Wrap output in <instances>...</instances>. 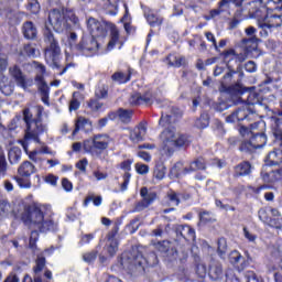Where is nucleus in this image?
Returning a JSON list of instances; mask_svg holds the SVG:
<instances>
[{
	"mask_svg": "<svg viewBox=\"0 0 282 282\" xmlns=\"http://www.w3.org/2000/svg\"><path fill=\"white\" fill-rule=\"evenodd\" d=\"M87 29L90 36H97L98 39H105L110 30L109 42L107 44V52L116 50L119 45V50H122L124 42L120 41V30L115 23L100 22L96 18H89L87 20Z\"/></svg>",
	"mask_w": 282,
	"mask_h": 282,
	"instance_id": "obj_1",
	"label": "nucleus"
},
{
	"mask_svg": "<svg viewBox=\"0 0 282 282\" xmlns=\"http://www.w3.org/2000/svg\"><path fill=\"white\" fill-rule=\"evenodd\" d=\"M20 221L25 226L29 224H35L39 227L40 232H56L58 230V223H55L52 219L45 220V214L43 209L36 205H26L24 206L23 213L20 215Z\"/></svg>",
	"mask_w": 282,
	"mask_h": 282,
	"instance_id": "obj_2",
	"label": "nucleus"
},
{
	"mask_svg": "<svg viewBox=\"0 0 282 282\" xmlns=\"http://www.w3.org/2000/svg\"><path fill=\"white\" fill-rule=\"evenodd\" d=\"M36 115L32 113L30 108L23 109V121L25 123V140H34V142H40L39 135H43V132L46 131V126L43 123V111L45 108L41 105L35 106Z\"/></svg>",
	"mask_w": 282,
	"mask_h": 282,
	"instance_id": "obj_3",
	"label": "nucleus"
},
{
	"mask_svg": "<svg viewBox=\"0 0 282 282\" xmlns=\"http://www.w3.org/2000/svg\"><path fill=\"white\" fill-rule=\"evenodd\" d=\"M47 21L53 28L54 32L57 34H63V32H69L73 25H78V17L74 9H52L48 12Z\"/></svg>",
	"mask_w": 282,
	"mask_h": 282,
	"instance_id": "obj_4",
	"label": "nucleus"
},
{
	"mask_svg": "<svg viewBox=\"0 0 282 282\" xmlns=\"http://www.w3.org/2000/svg\"><path fill=\"white\" fill-rule=\"evenodd\" d=\"M144 263L150 268L158 265V263H160L158 254H155V252H150L148 257L144 258L140 252H137L135 254L131 252H123L117 258V265L121 270H124L126 268H139L144 271Z\"/></svg>",
	"mask_w": 282,
	"mask_h": 282,
	"instance_id": "obj_5",
	"label": "nucleus"
},
{
	"mask_svg": "<svg viewBox=\"0 0 282 282\" xmlns=\"http://www.w3.org/2000/svg\"><path fill=\"white\" fill-rule=\"evenodd\" d=\"M44 43L46 47L44 48L45 62L55 69H61V44H58V39L54 36V31L50 26L45 25L43 30Z\"/></svg>",
	"mask_w": 282,
	"mask_h": 282,
	"instance_id": "obj_6",
	"label": "nucleus"
},
{
	"mask_svg": "<svg viewBox=\"0 0 282 282\" xmlns=\"http://www.w3.org/2000/svg\"><path fill=\"white\" fill-rule=\"evenodd\" d=\"M282 25V0L274 2L273 8H268L262 21L259 22V28H268V30H274Z\"/></svg>",
	"mask_w": 282,
	"mask_h": 282,
	"instance_id": "obj_7",
	"label": "nucleus"
},
{
	"mask_svg": "<svg viewBox=\"0 0 282 282\" xmlns=\"http://www.w3.org/2000/svg\"><path fill=\"white\" fill-rule=\"evenodd\" d=\"M32 65L34 66L40 74L35 75L34 80L37 85V91L41 94V100L44 105L50 107V86L45 82V74H47V68L40 62L33 61Z\"/></svg>",
	"mask_w": 282,
	"mask_h": 282,
	"instance_id": "obj_8",
	"label": "nucleus"
},
{
	"mask_svg": "<svg viewBox=\"0 0 282 282\" xmlns=\"http://www.w3.org/2000/svg\"><path fill=\"white\" fill-rule=\"evenodd\" d=\"M113 142V139L107 133L95 134L91 138V145H88L87 142L84 144L85 151L91 155L100 158L109 149V144Z\"/></svg>",
	"mask_w": 282,
	"mask_h": 282,
	"instance_id": "obj_9",
	"label": "nucleus"
},
{
	"mask_svg": "<svg viewBox=\"0 0 282 282\" xmlns=\"http://www.w3.org/2000/svg\"><path fill=\"white\" fill-rule=\"evenodd\" d=\"M36 173V166L30 161H24L18 167V175L12 176L20 188H32L30 177Z\"/></svg>",
	"mask_w": 282,
	"mask_h": 282,
	"instance_id": "obj_10",
	"label": "nucleus"
},
{
	"mask_svg": "<svg viewBox=\"0 0 282 282\" xmlns=\"http://www.w3.org/2000/svg\"><path fill=\"white\" fill-rule=\"evenodd\" d=\"M75 52L82 56L91 57L100 50V43L94 35H83L80 41L74 45Z\"/></svg>",
	"mask_w": 282,
	"mask_h": 282,
	"instance_id": "obj_11",
	"label": "nucleus"
},
{
	"mask_svg": "<svg viewBox=\"0 0 282 282\" xmlns=\"http://www.w3.org/2000/svg\"><path fill=\"white\" fill-rule=\"evenodd\" d=\"M254 134H249L243 141L239 144V151L241 153H254L257 149H263L268 143V135L259 134V132H253Z\"/></svg>",
	"mask_w": 282,
	"mask_h": 282,
	"instance_id": "obj_12",
	"label": "nucleus"
},
{
	"mask_svg": "<svg viewBox=\"0 0 282 282\" xmlns=\"http://www.w3.org/2000/svg\"><path fill=\"white\" fill-rule=\"evenodd\" d=\"M258 217L260 221H262V224L270 226V228H275L276 230H281L282 216L279 209L262 207L258 210Z\"/></svg>",
	"mask_w": 282,
	"mask_h": 282,
	"instance_id": "obj_13",
	"label": "nucleus"
},
{
	"mask_svg": "<svg viewBox=\"0 0 282 282\" xmlns=\"http://www.w3.org/2000/svg\"><path fill=\"white\" fill-rule=\"evenodd\" d=\"M9 76L14 80L18 87L22 89H28V87H32L34 85V80L32 78H28L21 66L14 64L9 67Z\"/></svg>",
	"mask_w": 282,
	"mask_h": 282,
	"instance_id": "obj_14",
	"label": "nucleus"
},
{
	"mask_svg": "<svg viewBox=\"0 0 282 282\" xmlns=\"http://www.w3.org/2000/svg\"><path fill=\"white\" fill-rule=\"evenodd\" d=\"M47 264V260L44 256H37L35 259V265L33 267V278L30 274H25L22 282H43V278H41V272L45 270V265Z\"/></svg>",
	"mask_w": 282,
	"mask_h": 282,
	"instance_id": "obj_15",
	"label": "nucleus"
},
{
	"mask_svg": "<svg viewBox=\"0 0 282 282\" xmlns=\"http://www.w3.org/2000/svg\"><path fill=\"white\" fill-rule=\"evenodd\" d=\"M140 196L142 197V199L138 202L134 206L137 213H140L145 208H149V206H151V204H153V202L158 199V194L155 192L149 193V188L147 187H141Z\"/></svg>",
	"mask_w": 282,
	"mask_h": 282,
	"instance_id": "obj_16",
	"label": "nucleus"
},
{
	"mask_svg": "<svg viewBox=\"0 0 282 282\" xmlns=\"http://www.w3.org/2000/svg\"><path fill=\"white\" fill-rule=\"evenodd\" d=\"M153 102H155V96L151 91H145L143 95L141 93H134L130 97V105L133 107H140L141 105L151 107Z\"/></svg>",
	"mask_w": 282,
	"mask_h": 282,
	"instance_id": "obj_17",
	"label": "nucleus"
},
{
	"mask_svg": "<svg viewBox=\"0 0 282 282\" xmlns=\"http://www.w3.org/2000/svg\"><path fill=\"white\" fill-rule=\"evenodd\" d=\"M161 138L163 140L162 149L167 155H173L175 149H173V142L175 141V129L167 128L162 131Z\"/></svg>",
	"mask_w": 282,
	"mask_h": 282,
	"instance_id": "obj_18",
	"label": "nucleus"
},
{
	"mask_svg": "<svg viewBox=\"0 0 282 282\" xmlns=\"http://www.w3.org/2000/svg\"><path fill=\"white\" fill-rule=\"evenodd\" d=\"M208 163L204 156H198L189 163V167H184L182 171H177L176 175H188V173H195L196 171H206Z\"/></svg>",
	"mask_w": 282,
	"mask_h": 282,
	"instance_id": "obj_19",
	"label": "nucleus"
},
{
	"mask_svg": "<svg viewBox=\"0 0 282 282\" xmlns=\"http://www.w3.org/2000/svg\"><path fill=\"white\" fill-rule=\"evenodd\" d=\"M229 263L234 265L238 272H243L250 265V260L241 256V252L234 250L229 253Z\"/></svg>",
	"mask_w": 282,
	"mask_h": 282,
	"instance_id": "obj_20",
	"label": "nucleus"
},
{
	"mask_svg": "<svg viewBox=\"0 0 282 282\" xmlns=\"http://www.w3.org/2000/svg\"><path fill=\"white\" fill-rule=\"evenodd\" d=\"M254 132L258 133V135H265V121H257L251 123L249 128L246 126H240L239 128V133L242 138H246V135H254Z\"/></svg>",
	"mask_w": 282,
	"mask_h": 282,
	"instance_id": "obj_21",
	"label": "nucleus"
},
{
	"mask_svg": "<svg viewBox=\"0 0 282 282\" xmlns=\"http://www.w3.org/2000/svg\"><path fill=\"white\" fill-rule=\"evenodd\" d=\"M131 164H133V160L128 159L120 163L121 171H124L122 174L123 182L120 185V191L124 193V191H128L129 184L131 182Z\"/></svg>",
	"mask_w": 282,
	"mask_h": 282,
	"instance_id": "obj_22",
	"label": "nucleus"
},
{
	"mask_svg": "<svg viewBox=\"0 0 282 282\" xmlns=\"http://www.w3.org/2000/svg\"><path fill=\"white\" fill-rule=\"evenodd\" d=\"M175 232L180 241H195V229L189 225H176Z\"/></svg>",
	"mask_w": 282,
	"mask_h": 282,
	"instance_id": "obj_23",
	"label": "nucleus"
},
{
	"mask_svg": "<svg viewBox=\"0 0 282 282\" xmlns=\"http://www.w3.org/2000/svg\"><path fill=\"white\" fill-rule=\"evenodd\" d=\"M250 88L243 87L241 85V79H238L235 84H231L230 86H223L219 87L220 94H227L228 96H243L246 91H248Z\"/></svg>",
	"mask_w": 282,
	"mask_h": 282,
	"instance_id": "obj_24",
	"label": "nucleus"
},
{
	"mask_svg": "<svg viewBox=\"0 0 282 282\" xmlns=\"http://www.w3.org/2000/svg\"><path fill=\"white\" fill-rule=\"evenodd\" d=\"M252 174V163L250 161H241L236 166H234V177L237 180L239 177H248Z\"/></svg>",
	"mask_w": 282,
	"mask_h": 282,
	"instance_id": "obj_25",
	"label": "nucleus"
},
{
	"mask_svg": "<svg viewBox=\"0 0 282 282\" xmlns=\"http://www.w3.org/2000/svg\"><path fill=\"white\" fill-rule=\"evenodd\" d=\"M207 274L212 281H218L224 276V267L219 261L212 260L208 265Z\"/></svg>",
	"mask_w": 282,
	"mask_h": 282,
	"instance_id": "obj_26",
	"label": "nucleus"
},
{
	"mask_svg": "<svg viewBox=\"0 0 282 282\" xmlns=\"http://www.w3.org/2000/svg\"><path fill=\"white\" fill-rule=\"evenodd\" d=\"M227 122H243L250 120V110L248 108H238L231 115L226 117Z\"/></svg>",
	"mask_w": 282,
	"mask_h": 282,
	"instance_id": "obj_27",
	"label": "nucleus"
},
{
	"mask_svg": "<svg viewBox=\"0 0 282 282\" xmlns=\"http://www.w3.org/2000/svg\"><path fill=\"white\" fill-rule=\"evenodd\" d=\"M22 34L28 41H35L39 37V30L32 21H26L22 25Z\"/></svg>",
	"mask_w": 282,
	"mask_h": 282,
	"instance_id": "obj_28",
	"label": "nucleus"
},
{
	"mask_svg": "<svg viewBox=\"0 0 282 282\" xmlns=\"http://www.w3.org/2000/svg\"><path fill=\"white\" fill-rule=\"evenodd\" d=\"M193 143V139L188 133H178L176 139L173 141L172 148L175 150L177 149H188Z\"/></svg>",
	"mask_w": 282,
	"mask_h": 282,
	"instance_id": "obj_29",
	"label": "nucleus"
},
{
	"mask_svg": "<svg viewBox=\"0 0 282 282\" xmlns=\"http://www.w3.org/2000/svg\"><path fill=\"white\" fill-rule=\"evenodd\" d=\"M240 45L246 54H252V52L259 50V39L257 36L242 39Z\"/></svg>",
	"mask_w": 282,
	"mask_h": 282,
	"instance_id": "obj_30",
	"label": "nucleus"
},
{
	"mask_svg": "<svg viewBox=\"0 0 282 282\" xmlns=\"http://www.w3.org/2000/svg\"><path fill=\"white\" fill-rule=\"evenodd\" d=\"M145 135H147V123L141 122L130 133V140L132 142H142Z\"/></svg>",
	"mask_w": 282,
	"mask_h": 282,
	"instance_id": "obj_31",
	"label": "nucleus"
},
{
	"mask_svg": "<svg viewBox=\"0 0 282 282\" xmlns=\"http://www.w3.org/2000/svg\"><path fill=\"white\" fill-rule=\"evenodd\" d=\"M147 22L149 23L150 28H160L164 23V18L160 17L158 13L149 10L145 13Z\"/></svg>",
	"mask_w": 282,
	"mask_h": 282,
	"instance_id": "obj_32",
	"label": "nucleus"
},
{
	"mask_svg": "<svg viewBox=\"0 0 282 282\" xmlns=\"http://www.w3.org/2000/svg\"><path fill=\"white\" fill-rule=\"evenodd\" d=\"M264 162L265 166H279L282 163L281 150L269 152Z\"/></svg>",
	"mask_w": 282,
	"mask_h": 282,
	"instance_id": "obj_33",
	"label": "nucleus"
},
{
	"mask_svg": "<svg viewBox=\"0 0 282 282\" xmlns=\"http://www.w3.org/2000/svg\"><path fill=\"white\" fill-rule=\"evenodd\" d=\"M164 63H167L169 67H182L184 63H186V58L184 56L177 57L175 54L170 53L164 59Z\"/></svg>",
	"mask_w": 282,
	"mask_h": 282,
	"instance_id": "obj_34",
	"label": "nucleus"
},
{
	"mask_svg": "<svg viewBox=\"0 0 282 282\" xmlns=\"http://www.w3.org/2000/svg\"><path fill=\"white\" fill-rule=\"evenodd\" d=\"M95 97L98 100H105L109 98V85L99 82L95 88Z\"/></svg>",
	"mask_w": 282,
	"mask_h": 282,
	"instance_id": "obj_35",
	"label": "nucleus"
},
{
	"mask_svg": "<svg viewBox=\"0 0 282 282\" xmlns=\"http://www.w3.org/2000/svg\"><path fill=\"white\" fill-rule=\"evenodd\" d=\"M131 69L128 70V74L116 72L111 75V80H113V83H118V85H127V83L131 80Z\"/></svg>",
	"mask_w": 282,
	"mask_h": 282,
	"instance_id": "obj_36",
	"label": "nucleus"
},
{
	"mask_svg": "<svg viewBox=\"0 0 282 282\" xmlns=\"http://www.w3.org/2000/svg\"><path fill=\"white\" fill-rule=\"evenodd\" d=\"M23 53L29 58H36L41 54V51L39 50V44L28 43L23 45Z\"/></svg>",
	"mask_w": 282,
	"mask_h": 282,
	"instance_id": "obj_37",
	"label": "nucleus"
},
{
	"mask_svg": "<svg viewBox=\"0 0 282 282\" xmlns=\"http://www.w3.org/2000/svg\"><path fill=\"white\" fill-rule=\"evenodd\" d=\"M23 17H25V12L21 11L11 10L7 13V19L11 25H19L23 21Z\"/></svg>",
	"mask_w": 282,
	"mask_h": 282,
	"instance_id": "obj_38",
	"label": "nucleus"
},
{
	"mask_svg": "<svg viewBox=\"0 0 282 282\" xmlns=\"http://www.w3.org/2000/svg\"><path fill=\"white\" fill-rule=\"evenodd\" d=\"M273 120H274L273 135L275 140L281 141V147H282V113H279L278 117L273 118Z\"/></svg>",
	"mask_w": 282,
	"mask_h": 282,
	"instance_id": "obj_39",
	"label": "nucleus"
},
{
	"mask_svg": "<svg viewBox=\"0 0 282 282\" xmlns=\"http://www.w3.org/2000/svg\"><path fill=\"white\" fill-rule=\"evenodd\" d=\"M86 127H91V121L85 117H78L75 122V129L73 130V135H76L78 131H85Z\"/></svg>",
	"mask_w": 282,
	"mask_h": 282,
	"instance_id": "obj_40",
	"label": "nucleus"
},
{
	"mask_svg": "<svg viewBox=\"0 0 282 282\" xmlns=\"http://www.w3.org/2000/svg\"><path fill=\"white\" fill-rule=\"evenodd\" d=\"M119 120L122 124H129L133 120V110L119 108Z\"/></svg>",
	"mask_w": 282,
	"mask_h": 282,
	"instance_id": "obj_41",
	"label": "nucleus"
},
{
	"mask_svg": "<svg viewBox=\"0 0 282 282\" xmlns=\"http://www.w3.org/2000/svg\"><path fill=\"white\" fill-rule=\"evenodd\" d=\"M210 124V116L206 112L202 113L195 121L196 129H206Z\"/></svg>",
	"mask_w": 282,
	"mask_h": 282,
	"instance_id": "obj_42",
	"label": "nucleus"
},
{
	"mask_svg": "<svg viewBox=\"0 0 282 282\" xmlns=\"http://www.w3.org/2000/svg\"><path fill=\"white\" fill-rule=\"evenodd\" d=\"M200 224H215L217 218L213 215L212 212L203 210L198 214Z\"/></svg>",
	"mask_w": 282,
	"mask_h": 282,
	"instance_id": "obj_43",
	"label": "nucleus"
},
{
	"mask_svg": "<svg viewBox=\"0 0 282 282\" xmlns=\"http://www.w3.org/2000/svg\"><path fill=\"white\" fill-rule=\"evenodd\" d=\"M102 102L98 98H91L87 101V108L89 109L90 113H98L99 110L102 109Z\"/></svg>",
	"mask_w": 282,
	"mask_h": 282,
	"instance_id": "obj_44",
	"label": "nucleus"
},
{
	"mask_svg": "<svg viewBox=\"0 0 282 282\" xmlns=\"http://www.w3.org/2000/svg\"><path fill=\"white\" fill-rule=\"evenodd\" d=\"M21 149L19 148H12L9 153H8V158H9V162L10 164H17L21 161Z\"/></svg>",
	"mask_w": 282,
	"mask_h": 282,
	"instance_id": "obj_45",
	"label": "nucleus"
},
{
	"mask_svg": "<svg viewBox=\"0 0 282 282\" xmlns=\"http://www.w3.org/2000/svg\"><path fill=\"white\" fill-rule=\"evenodd\" d=\"M229 9V1L228 0H220L218 2V9H214L210 11L212 17H219L221 12H226Z\"/></svg>",
	"mask_w": 282,
	"mask_h": 282,
	"instance_id": "obj_46",
	"label": "nucleus"
},
{
	"mask_svg": "<svg viewBox=\"0 0 282 282\" xmlns=\"http://www.w3.org/2000/svg\"><path fill=\"white\" fill-rule=\"evenodd\" d=\"M217 252L219 257H224L226 252H228V240L226 238L221 237L217 241Z\"/></svg>",
	"mask_w": 282,
	"mask_h": 282,
	"instance_id": "obj_47",
	"label": "nucleus"
},
{
	"mask_svg": "<svg viewBox=\"0 0 282 282\" xmlns=\"http://www.w3.org/2000/svg\"><path fill=\"white\" fill-rule=\"evenodd\" d=\"M26 10L31 14H39L41 12V3H39V0H28Z\"/></svg>",
	"mask_w": 282,
	"mask_h": 282,
	"instance_id": "obj_48",
	"label": "nucleus"
},
{
	"mask_svg": "<svg viewBox=\"0 0 282 282\" xmlns=\"http://www.w3.org/2000/svg\"><path fill=\"white\" fill-rule=\"evenodd\" d=\"M220 58H223L224 63L230 65V61H235V48H228L219 54Z\"/></svg>",
	"mask_w": 282,
	"mask_h": 282,
	"instance_id": "obj_49",
	"label": "nucleus"
},
{
	"mask_svg": "<svg viewBox=\"0 0 282 282\" xmlns=\"http://www.w3.org/2000/svg\"><path fill=\"white\" fill-rule=\"evenodd\" d=\"M235 74H237V72L232 69L225 74L219 87H230V85H232V78H235Z\"/></svg>",
	"mask_w": 282,
	"mask_h": 282,
	"instance_id": "obj_50",
	"label": "nucleus"
},
{
	"mask_svg": "<svg viewBox=\"0 0 282 282\" xmlns=\"http://www.w3.org/2000/svg\"><path fill=\"white\" fill-rule=\"evenodd\" d=\"M6 173H8V161L3 151H0V177H6Z\"/></svg>",
	"mask_w": 282,
	"mask_h": 282,
	"instance_id": "obj_51",
	"label": "nucleus"
},
{
	"mask_svg": "<svg viewBox=\"0 0 282 282\" xmlns=\"http://www.w3.org/2000/svg\"><path fill=\"white\" fill-rule=\"evenodd\" d=\"M195 272L198 279H206V274H208V269L206 268L205 263H197Z\"/></svg>",
	"mask_w": 282,
	"mask_h": 282,
	"instance_id": "obj_52",
	"label": "nucleus"
},
{
	"mask_svg": "<svg viewBox=\"0 0 282 282\" xmlns=\"http://www.w3.org/2000/svg\"><path fill=\"white\" fill-rule=\"evenodd\" d=\"M83 259H84L85 263H94V261H96V259H98V251L93 250V251L86 252L83 254Z\"/></svg>",
	"mask_w": 282,
	"mask_h": 282,
	"instance_id": "obj_53",
	"label": "nucleus"
},
{
	"mask_svg": "<svg viewBox=\"0 0 282 282\" xmlns=\"http://www.w3.org/2000/svg\"><path fill=\"white\" fill-rule=\"evenodd\" d=\"M37 241H39V231L37 230H32L30 239H29V248L31 250H36V242Z\"/></svg>",
	"mask_w": 282,
	"mask_h": 282,
	"instance_id": "obj_54",
	"label": "nucleus"
},
{
	"mask_svg": "<svg viewBox=\"0 0 282 282\" xmlns=\"http://www.w3.org/2000/svg\"><path fill=\"white\" fill-rule=\"evenodd\" d=\"M153 246L159 252H169V241L167 240H161L153 242Z\"/></svg>",
	"mask_w": 282,
	"mask_h": 282,
	"instance_id": "obj_55",
	"label": "nucleus"
},
{
	"mask_svg": "<svg viewBox=\"0 0 282 282\" xmlns=\"http://www.w3.org/2000/svg\"><path fill=\"white\" fill-rule=\"evenodd\" d=\"M167 199L169 202H172V204H175V206H180V194H177L175 191L170 189L167 193Z\"/></svg>",
	"mask_w": 282,
	"mask_h": 282,
	"instance_id": "obj_56",
	"label": "nucleus"
},
{
	"mask_svg": "<svg viewBox=\"0 0 282 282\" xmlns=\"http://www.w3.org/2000/svg\"><path fill=\"white\" fill-rule=\"evenodd\" d=\"M215 111H226L230 106L224 100H219L213 104Z\"/></svg>",
	"mask_w": 282,
	"mask_h": 282,
	"instance_id": "obj_57",
	"label": "nucleus"
},
{
	"mask_svg": "<svg viewBox=\"0 0 282 282\" xmlns=\"http://www.w3.org/2000/svg\"><path fill=\"white\" fill-rule=\"evenodd\" d=\"M9 65L10 62L8 61V57H0V76H3V74L8 72Z\"/></svg>",
	"mask_w": 282,
	"mask_h": 282,
	"instance_id": "obj_58",
	"label": "nucleus"
},
{
	"mask_svg": "<svg viewBox=\"0 0 282 282\" xmlns=\"http://www.w3.org/2000/svg\"><path fill=\"white\" fill-rule=\"evenodd\" d=\"M9 206L7 200L0 199V217H8Z\"/></svg>",
	"mask_w": 282,
	"mask_h": 282,
	"instance_id": "obj_59",
	"label": "nucleus"
},
{
	"mask_svg": "<svg viewBox=\"0 0 282 282\" xmlns=\"http://www.w3.org/2000/svg\"><path fill=\"white\" fill-rule=\"evenodd\" d=\"M87 164H89V161L87 159H82L76 163L75 166L82 173H87Z\"/></svg>",
	"mask_w": 282,
	"mask_h": 282,
	"instance_id": "obj_60",
	"label": "nucleus"
},
{
	"mask_svg": "<svg viewBox=\"0 0 282 282\" xmlns=\"http://www.w3.org/2000/svg\"><path fill=\"white\" fill-rule=\"evenodd\" d=\"M135 171L139 175H147V173H149V165L142 164V163H137Z\"/></svg>",
	"mask_w": 282,
	"mask_h": 282,
	"instance_id": "obj_61",
	"label": "nucleus"
},
{
	"mask_svg": "<svg viewBox=\"0 0 282 282\" xmlns=\"http://www.w3.org/2000/svg\"><path fill=\"white\" fill-rule=\"evenodd\" d=\"M107 252L109 257H113L118 252V242H110V245L107 246Z\"/></svg>",
	"mask_w": 282,
	"mask_h": 282,
	"instance_id": "obj_62",
	"label": "nucleus"
},
{
	"mask_svg": "<svg viewBox=\"0 0 282 282\" xmlns=\"http://www.w3.org/2000/svg\"><path fill=\"white\" fill-rule=\"evenodd\" d=\"M247 102L249 105H258L259 102V93H249L247 97Z\"/></svg>",
	"mask_w": 282,
	"mask_h": 282,
	"instance_id": "obj_63",
	"label": "nucleus"
},
{
	"mask_svg": "<svg viewBox=\"0 0 282 282\" xmlns=\"http://www.w3.org/2000/svg\"><path fill=\"white\" fill-rule=\"evenodd\" d=\"M154 177L156 180H164V176L166 175V172L164 171V167L162 166H156L153 172Z\"/></svg>",
	"mask_w": 282,
	"mask_h": 282,
	"instance_id": "obj_64",
	"label": "nucleus"
}]
</instances>
